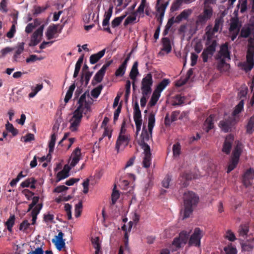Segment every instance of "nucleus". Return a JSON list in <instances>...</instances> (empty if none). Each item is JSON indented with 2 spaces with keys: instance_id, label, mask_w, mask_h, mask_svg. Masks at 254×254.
Listing matches in <instances>:
<instances>
[{
  "instance_id": "obj_54",
  "label": "nucleus",
  "mask_w": 254,
  "mask_h": 254,
  "mask_svg": "<svg viewBox=\"0 0 254 254\" xmlns=\"http://www.w3.org/2000/svg\"><path fill=\"white\" fill-rule=\"evenodd\" d=\"M184 100V98L180 95H177L174 98L172 104L174 106L181 105L183 104Z\"/></svg>"
},
{
  "instance_id": "obj_2",
  "label": "nucleus",
  "mask_w": 254,
  "mask_h": 254,
  "mask_svg": "<svg viewBox=\"0 0 254 254\" xmlns=\"http://www.w3.org/2000/svg\"><path fill=\"white\" fill-rule=\"evenodd\" d=\"M184 210L181 211L183 219L189 218L199 201V196L192 191H187L183 194Z\"/></svg>"
},
{
  "instance_id": "obj_3",
  "label": "nucleus",
  "mask_w": 254,
  "mask_h": 254,
  "mask_svg": "<svg viewBox=\"0 0 254 254\" xmlns=\"http://www.w3.org/2000/svg\"><path fill=\"white\" fill-rule=\"evenodd\" d=\"M126 122L124 121L122 124L121 128L116 144V149L119 152L120 150H123L127 147L130 140V135L125 127Z\"/></svg>"
},
{
  "instance_id": "obj_64",
  "label": "nucleus",
  "mask_w": 254,
  "mask_h": 254,
  "mask_svg": "<svg viewBox=\"0 0 254 254\" xmlns=\"http://www.w3.org/2000/svg\"><path fill=\"white\" fill-rule=\"evenodd\" d=\"M224 251L226 254H236L237 250L235 248L231 246H228L224 248Z\"/></svg>"
},
{
  "instance_id": "obj_43",
  "label": "nucleus",
  "mask_w": 254,
  "mask_h": 254,
  "mask_svg": "<svg viewBox=\"0 0 254 254\" xmlns=\"http://www.w3.org/2000/svg\"><path fill=\"white\" fill-rule=\"evenodd\" d=\"M75 88L74 84L71 85L68 89L65 97H64V102L67 103L69 100L71 98L73 94V92Z\"/></svg>"
},
{
  "instance_id": "obj_23",
  "label": "nucleus",
  "mask_w": 254,
  "mask_h": 254,
  "mask_svg": "<svg viewBox=\"0 0 254 254\" xmlns=\"http://www.w3.org/2000/svg\"><path fill=\"white\" fill-rule=\"evenodd\" d=\"M133 119L136 126V134L137 135L141 129V127L142 124L141 112H134Z\"/></svg>"
},
{
  "instance_id": "obj_45",
  "label": "nucleus",
  "mask_w": 254,
  "mask_h": 254,
  "mask_svg": "<svg viewBox=\"0 0 254 254\" xmlns=\"http://www.w3.org/2000/svg\"><path fill=\"white\" fill-rule=\"evenodd\" d=\"M241 245L243 250L245 251H251L254 247V243L253 241L251 242H244L241 243Z\"/></svg>"
},
{
  "instance_id": "obj_30",
  "label": "nucleus",
  "mask_w": 254,
  "mask_h": 254,
  "mask_svg": "<svg viewBox=\"0 0 254 254\" xmlns=\"http://www.w3.org/2000/svg\"><path fill=\"white\" fill-rule=\"evenodd\" d=\"M170 82V80L168 79H163L157 85L154 91L161 94L162 91L169 85Z\"/></svg>"
},
{
  "instance_id": "obj_22",
  "label": "nucleus",
  "mask_w": 254,
  "mask_h": 254,
  "mask_svg": "<svg viewBox=\"0 0 254 254\" xmlns=\"http://www.w3.org/2000/svg\"><path fill=\"white\" fill-rule=\"evenodd\" d=\"M217 32L213 31L211 26H207L206 28L205 37L207 40L206 45L212 43L213 41H216L214 39L215 33Z\"/></svg>"
},
{
  "instance_id": "obj_41",
  "label": "nucleus",
  "mask_w": 254,
  "mask_h": 254,
  "mask_svg": "<svg viewBox=\"0 0 254 254\" xmlns=\"http://www.w3.org/2000/svg\"><path fill=\"white\" fill-rule=\"evenodd\" d=\"M15 219V216L14 215H12L10 216L5 222V226L9 231H11L12 228L14 224Z\"/></svg>"
},
{
  "instance_id": "obj_10",
  "label": "nucleus",
  "mask_w": 254,
  "mask_h": 254,
  "mask_svg": "<svg viewBox=\"0 0 254 254\" xmlns=\"http://www.w3.org/2000/svg\"><path fill=\"white\" fill-rule=\"evenodd\" d=\"M153 79L150 73L147 74L141 81V90L142 95H149L151 92Z\"/></svg>"
},
{
  "instance_id": "obj_39",
  "label": "nucleus",
  "mask_w": 254,
  "mask_h": 254,
  "mask_svg": "<svg viewBox=\"0 0 254 254\" xmlns=\"http://www.w3.org/2000/svg\"><path fill=\"white\" fill-rule=\"evenodd\" d=\"M177 117V115L175 112L172 113L170 116L168 113L167 114L165 118V125L166 126H170L173 122L176 120Z\"/></svg>"
},
{
  "instance_id": "obj_28",
  "label": "nucleus",
  "mask_w": 254,
  "mask_h": 254,
  "mask_svg": "<svg viewBox=\"0 0 254 254\" xmlns=\"http://www.w3.org/2000/svg\"><path fill=\"white\" fill-rule=\"evenodd\" d=\"M58 27V25L55 24L51 25L48 27L46 32V36L48 39L50 40L53 38L55 34L57 33Z\"/></svg>"
},
{
  "instance_id": "obj_35",
  "label": "nucleus",
  "mask_w": 254,
  "mask_h": 254,
  "mask_svg": "<svg viewBox=\"0 0 254 254\" xmlns=\"http://www.w3.org/2000/svg\"><path fill=\"white\" fill-rule=\"evenodd\" d=\"M92 75V72L89 71H85V73H83L81 78V82L82 84L84 86H87L89 83L90 79Z\"/></svg>"
},
{
  "instance_id": "obj_50",
  "label": "nucleus",
  "mask_w": 254,
  "mask_h": 254,
  "mask_svg": "<svg viewBox=\"0 0 254 254\" xmlns=\"http://www.w3.org/2000/svg\"><path fill=\"white\" fill-rule=\"evenodd\" d=\"M103 89L102 85H100L98 87L95 88L91 91V95L94 98H97L101 93Z\"/></svg>"
},
{
  "instance_id": "obj_26",
  "label": "nucleus",
  "mask_w": 254,
  "mask_h": 254,
  "mask_svg": "<svg viewBox=\"0 0 254 254\" xmlns=\"http://www.w3.org/2000/svg\"><path fill=\"white\" fill-rule=\"evenodd\" d=\"M106 52V49L100 51L96 54L92 55L90 57V63L92 64H96L100 59H101L105 55Z\"/></svg>"
},
{
  "instance_id": "obj_62",
  "label": "nucleus",
  "mask_w": 254,
  "mask_h": 254,
  "mask_svg": "<svg viewBox=\"0 0 254 254\" xmlns=\"http://www.w3.org/2000/svg\"><path fill=\"white\" fill-rule=\"evenodd\" d=\"M225 238L231 242H233L236 239L234 233L231 230L227 231Z\"/></svg>"
},
{
  "instance_id": "obj_33",
  "label": "nucleus",
  "mask_w": 254,
  "mask_h": 254,
  "mask_svg": "<svg viewBox=\"0 0 254 254\" xmlns=\"http://www.w3.org/2000/svg\"><path fill=\"white\" fill-rule=\"evenodd\" d=\"M43 84H37L36 85V86H31V89L32 92L28 94V97L29 98H33L36 96L39 91L43 89Z\"/></svg>"
},
{
  "instance_id": "obj_34",
  "label": "nucleus",
  "mask_w": 254,
  "mask_h": 254,
  "mask_svg": "<svg viewBox=\"0 0 254 254\" xmlns=\"http://www.w3.org/2000/svg\"><path fill=\"white\" fill-rule=\"evenodd\" d=\"M163 48L162 50L165 51L166 54H168L171 51V46L170 41L168 38H164L162 39Z\"/></svg>"
},
{
  "instance_id": "obj_4",
  "label": "nucleus",
  "mask_w": 254,
  "mask_h": 254,
  "mask_svg": "<svg viewBox=\"0 0 254 254\" xmlns=\"http://www.w3.org/2000/svg\"><path fill=\"white\" fill-rule=\"evenodd\" d=\"M217 59L219 60L218 68L220 70H227L229 68V64L226 63L227 60H230V52L228 50V44L227 43L221 46Z\"/></svg>"
},
{
  "instance_id": "obj_63",
  "label": "nucleus",
  "mask_w": 254,
  "mask_h": 254,
  "mask_svg": "<svg viewBox=\"0 0 254 254\" xmlns=\"http://www.w3.org/2000/svg\"><path fill=\"white\" fill-rule=\"evenodd\" d=\"M44 251L42 247H38L35 248L34 250H32L27 254H44Z\"/></svg>"
},
{
  "instance_id": "obj_15",
  "label": "nucleus",
  "mask_w": 254,
  "mask_h": 254,
  "mask_svg": "<svg viewBox=\"0 0 254 254\" xmlns=\"http://www.w3.org/2000/svg\"><path fill=\"white\" fill-rule=\"evenodd\" d=\"M240 25L239 20L236 18H232L231 20L230 27L229 28L231 40L234 41L240 31Z\"/></svg>"
},
{
  "instance_id": "obj_21",
  "label": "nucleus",
  "mask_w": 254,
  "mask_h": 254,
  "mask_svg": "<svg viewBox=\"0 0 254 254\" xmlns=\"http://www.w3.org/2000/svg\"><path fill=\"white\" fill-rule=\"evenodd\" d=\"M64 233L61 231L58 235L55 236L52 240V242L56 246V248L59 251L64 248Z\"/></svg>"
},
{
  "instance_id": "obj_1",
  "label": "nucleus",
  "mask_w": 254,
  "mask_h": 254,
  "mask_svg": "<svg viewBox=\"0 0 254 254\" xmlns=\"http://www.w3.org/2000/svg\"><path fill=\"white\" fill-rule=\"evenodd\" d=\"M155 115L151 113L148 118L147 128L145 126H143L142 130L138 140V144L143 150V159L142 165L144 168H149L151 164V154L150 148L148 142L152 139V129L155 125Z\"/></svg>"
},
{
  "instance_id": "obj_12",
  "label": "nucleus",
  "mask_w": 254,
  "mask_h": 254,
  "mask_svg": "<svg viewBox=\"0 0 254 254\" xmlns=\"http://www.w3.org/2000/svg\"><path fill=\"white\" fill-rule=\"evenodd\" d=\"M82 112H74L69 120V128L71 131L77 130L82 118Z\"/></svg>"
},
{
  "instance_id": "obj_48",
  "label": "nucleus",
  "mask_w": 254,
  "mask_h": 254,
  "mask_svg": "<svg viewBox=\"0 0 254 254\" xmlns=\"http://www.w3.org/2000/svg\"><path fill=\"white\" fill-rule=\"evenodd\" d=\"M116 186L115 185L112 194V204H115L117 200L119 199L120 193L119 190H116Z\"/></svg>"
},
{
  "instance_id": "obj_44",
  "label": "nucleus",
  "mask_w": 254,
  "mask_h": 254,
  "mask_svg": "<svg viewBox=\"0 0 254 254\" xmlns=\"http://www.w3.org/2000/svg\"><path fill=\"white\" fill-rule=\"evenodd\" d=\"M252 29L249 26H244L241 31V36L244 38L248 37L251 33Z\"/></svg>"
},
{
  "instance_id": "obj_53",
  "label": "nucleus",
  "mask_w": 254,
  "mask_h": 254,
  "mask_svg": "<svg viewBox=\"0 0 254 254\" xmlns=\"http://www.w3.org/2000/svg\"><path fill=\"white\" fill-rule=\"evenodd\" d=\"M36 182V180L34 178H28L21 183L20 187L23 188L29 187L31 183H35Z\"/></svg>"
},
{
  "instance_id": "obj_16",
  "label": "nucleus",
  "mask_w": 254,
  "mask_h": 254,
  "mask_svg": "<svg viewBox=\"0 0 254 254\" xmlns=\"http://www.w3.org/2000/svg\"><path fill=\"white\" fill-rule=\"evenodd\" d=\"M44 25H41L32 34L30 42L29 44L30 47L36 46L41 40V37L43 35V31Z\"/></svg>"
},
{
  "instance_id": "obj_7",
  "label": "nucleus",
  "mask_w": 254,
  "mask_h": 254,
  "mask_svg": "<svg viewBox=\"0 0 254 254\" xmlns=\"http://www.w3.org/2000/svg\"><path fill=\"white\" fill-rule=\"evenodd\" d=\"M81 150L79 147H77L72 152L69 159L70 165H64V179L69 176V172L72 167H74L80 159Z\"/></svg>"
},
{
  "instance_id": "obj_25",
  "label": "nucleus",
  "mask_w": 254,
  "mask_h": 254,
  "mask_svg": "<svg viewBox=\"0 0 254 254\" xmlns=\"http://www.w3.org/2000/svg\"><path fill=\"white\" fill-rule=\"evenodd\" d=\"M161 0H157V15L159 16L160 19V22H161L163 17L164 15V13L167 6L168 3L165 4H160L159 2Z\"/></svg>"
},
{
  "instance_id": "obj_8",
  "label": "nucleus",
  "mask_w": 254,
  "mask_h": 254,
  "mask_svg": "<svg viewBox=\"0 0 254 254\" xmlns=\"http://www.w3.org/2000/svg\"><path fill=\"white\" fill-rule=\"evenodd\" d=\"M242 144L240 142H238L233 151L231 160L228 167L227 173H230L237 166L239 160L240 156L242 152Z\"/></svg>"
},
{
  "instance_id": "obj_37",
  "label": "nucleus",
  "mask_w": 254,
  "mask_h": 254,
  "mask_svg": "<svg viewBox=\"0 0 254 254\" xmlns=\"http://www.w3.org/2000/svg\"><path fill=\"white\" fill-rule=\"evenodd\" d=\"M190 231L187 232V231H183L179 234V237H177L184 245H185L188 241L189 236H190Z\"/></svg>"
},
{
  "instance_id": "obj_11",
  "label": "nucleus",
  "mask_w": 254,
  "mask_h": 254,
  "mask_svg": "<svg viewBox=\"0 0 254 254\" xmlns=\"http://www.w3.org/2000/svg\"><path fill=\"white\" fill-rule=\"evenodd\" d=\"M213 14V9L211 6H204L203 12L197 17V25H203L210 19Z\"/></svg>"
},
{
  "instance_id": "obj_31",
  "label": "nucleus",
  "mask_w": 254,
  "mask_h": 254,
  "mask_svg": "<svg viewBox=\"0 0 254 254\" xmlns=\"http://www.w3.org/2000/svg\"><path fill=\"white\" fill-rule=\"evenodd\" d=\"M192 13L191 9H185L176 17V22H179L184 19H186Z\"/></svg>"
},
{
  "instance_id": "obj_32",
  "label": "nucleus",
  "mask_w": 254,
  "mask_h": 254,
  "mask_svg": "<svg viewBox=\"0 0 254 254\" xmlns=\"http://www.w3.org/2000/svg\"><path fill=\"white\" fill-rule=\"evenodd\" d=\"M136 15L137 14L134 12L128 16L124 22V25L126 26L127 25L132 24L137 22L139 21V19L137 20Z\"/></svg>"
},
{
  "instance_id": "obj_18",
  "label": "nucleus",
  "mask_w": 254,
  "mask_h": 254,
  "mask_svg": "<svg viewBox=\"0 0 254 254\" xmlns=\"http://www.w3.org/2000/svg\"><path fill=\"white\" fill-rule=\"evenodd\" d=\"M54 195V200L57 203H60L64 201V185H61L56 187L53 190Z\"/></svg>"
},
{
  "instance_id": "obj_13",
  "label": "nucleus",
  "mask_w": 254,
  "mask_h": 254,
  "mask_svg": "<svg viewBox=\"0 0 254 254\" xmlns=\"http://www.w3.org/2000/svg\"><path fill=\"white\" fill-rule=\"evenodd\" d=\"M92 101V99L90 97L89 94H83L78 100L79 106L75 111H79L80 110H88Z\"/></svg>"
},
{
  "instance_id": "obj_60",
  "label": "nucleus",
  "mask_w": 254,
  "mask_h": 254,
  "mask_svg": "<svg viewBox=\"0 0 254 254\" xmlns=\"http://www.w3.org/2000/svg\"><path fill=\"white\" fill-rule=\"evenodd\" d=\"M71 209V206L69 204H64V211H65L66 212L67 218L68 220H70L72 219Z\"/></svg>"
},
{
  "instance_id": "obj_36",
  "label": "nucleus",
  "mask_w": 254,
  "mask_h": 254,
  "mask_svg": "<svg viewBox=\"0 0 254 254\" xmlns=\"http://www.w3.org/2000/svg\"><path fill=\"white\" fill-rule=\"evenodd\" d=\"M246 131L249 134H251L254 131V115L248 121L246 126Z\"/></svg>"
},
{
  "instance_id": "obj_5",
  "label": "nucleus",
  "mask_w": 254,
  "mask_h": 254,
  "mask_svg": "<svg viewBox=\"0 0 254 254\" xmlns=\"http://www.w3.org/2000/svg\"><path fill=\"white\" fill-rule=\"evenodd\" d=\"M254 45L250 44L247 54V60L246 62L240 64V65L246 71L251 70L254 66Z\"/></svg>"
},
{
  "instance_id": "obj_17",
  "label": "nucleus",
  "mask_w": 254,
  "mask_h": 254,
  "mask_svg": "<svg viewBox=\"0 0 254 254\" xmlns=\"http://www.w3.org/2000/svg\"><path fill=\"white\" fill-rule=\"evenodd\" d=\"M110 65V63L104 64L101 68L96 73L92 81L93 85L101 82L103 78L107 68Z\"/></svg>"
},
{
  "instance_id": "obj_9",
  "label": "nucleus",
  "mask_w": 254,
  "mask_h": 254,
  "mask_svg": "<svg viewBox=\"0 0 254 254\" xmlns=\"http://www.w3.org/2000/svg\"><path fill=\"white\" fill-rule=\"evenodd\" d=\"M203 236V232L198 227L195 228L194 232L190 236L188 242L190 246H195L199 247L200 246V240Z\"/></svg>"
},
{
  "instance_id": "obj_56",
  "label": "nucleus",
  "mask_w": 254,
  "mask_h": 254,
  "mask_svg": "<svg viewBox=\"0 0 254 254\" xmlns=\"http://www.w3.org/2000/svg\"><path fill=\"white\" fill-rule=\"evenodd\" d=\"M43 59L42 57H38L36 55H31L26 59V62L27 63H33L36 61H41Z\"/></svg>"
},
{
  "instance_id": "obj_20",
  "label": "nucleus",
  "mask_w": 254,
  "mask_h": 254,
  "mask_svg": "<svg viewBox=\"0 0 254 254\" xmlns=\"http://www.w3.org/2000/svg\"><path fill=\"white\" fill-rule=\"evenodd\" d=\"M234 139V136L231 134L226 136L222 148V151L224 153L227 154L230 153Z\"/></svg>"
},
{
  "instance_id": "obj_46",
  "label": "nucleus",
  "mask_w": 254,
  "mask_h": 254,
  "mask_svg": "<svg viewBox=\"0 0 254 254\" xmlns=\"http://www.w3.org/2000/svg\"><path fill=\"white\" fill-rule=\"evenodd\" d=\"M56 134L55 132H54L51 135V138L49 143V153L52 152L54 151L55 142L56 140Z\"/></svg>"
},
{
  "instance_id": "obj_40",
  "label": "nucleus",
  "mask_w": 254,
  "mask_h": 254,
  "mask_svg": "<svg viewBox=\"0 0 254 254\" xmlns=\"http://www.w3.org/2000/svg\"><path fill=\"white\" fill-rule=\"evenodd\" d=\"M137 63L135 62L132 67L131 70L130 71L129 76L131 79L134 81L136 79V77L138 74V71L137 69Z\"/></svg>"
},
{
  "instance_id": "obj_61",
  "label": "nucleus",
  "mask_w": 254,
  "mask_h": 254,
  "mask_svg": "<svg viewBox=\"0 0 254 254\" xmlns=\"http://www.w3.org/2000/svg\"><path fill=\"white\" fill-rule=\"evenodd\" d=\"M42 207V204H39L36 205L32 210L31 211V216H36L39 213Z\"/></svg>"
},
{
  "instance_id": "obj_47",
  "label": "nucleus",
  "mask_w": 254,
  "mask_h": 254,
  "mask_svg": "<svg viewBox=\"0 0 254 254\" xmlns=\"http://www.w3.org/2000/svg\"><path fill=\"white\" fill-rule=\"evenodd\" d=\"M127 14L122 15L119 17H117L115 18L111 23V26L113 28H115L118 26L120 23L122 22L123 20L126 17Z\"/></svg>"
},
{
  "instance_id": "obj_59",
  "label": "nucleus",
  "mask_w": 254,
  "mask_h": 254,
  "mask_svg": "<svg viewBox=\"0 0 254 254\" xmlns=\"http://www.w3.org/2000/svg\"><path fill=\"white\" fill-rule=\"evenodd\" d=\"M174 22H176V19L174 20L173 18H171L168 20L167 24L165 26V29L163 32L164 35H166L168 33L169 30Z\"/></svg>"
},
{
  "instance_id": "obj_6",
  "label": "nucleus",
  "mask_w": 254,
  "mask_h": 254,
  "mask_svg": "<svg viewBox=\"0 0 254 254\" xmlns=\"http://www.w3.org/2000/svg\"><path fill=\"white\" fill-rule=\"evenodd\" d=\"M240 112H231V117L228 120L222 121L219 123L221 129L225 132L231 131L233 125L239 120V113Z\"/></svg>"
},
{
  "instance_id": "obj_14",
  "label": "nucleus",
  "mask_w": 254,
  "mask_h": 254,
  "mask_svg": "<svg viewBox=\"0 0 254 254\" xmlns=\"http://www.w3.org/2000/svg\"><path fill=\"white\" fill-rule=\"evenodd\" d=\"M206 45V48L203 50L201 54L203 61L205 63L207 62L208 59L213 56L216 50L217 43L216 41H213L212 43Z\"/></svg>"
},
{
  "instance_id": "obj_55",
  "label": "nucleus",
  "mask_w": 254,
  "mask_h": 254,
  "mask_svg": "<svg viewBox=\"0 0 254 254\" xmlns=\"http://www.w3.org/2000/svg\"><path fill=\"white\" fill-rule=\"evenodd\" d=\"M82 210V203L81 201L79 202L75 206V216L78 217L81 215Z\"/></svg>"
},
{
  "instance_id": "obj_24",
  "label": "nucleus",
  "mask_w": 254,
  "mask_h": 254,
  "mask_svg": "<svg viewBox=\"0 0 254 254\" xmlns=\"http://www.w3.org/2000/svg\"><path fill=\"white\" fill-rule=\"evenodd\" d=\"M95 14L90 9H87L83 16V21L85 23H91L95 21L94 16Z\"/></svg>"
},
{
  "instance_id": "obj_57",
  "label": "nucleus",
  "mask_w": 254,
  "mask_h": 254,
  "mask_svg": "<svg viewBox=\"0 0 254 254\" xmlns=\"http://www.w3.org/2000/svg\"><path fill=\"white\" fill-rule=\"evenodd\" d=\"M30 224L27 220H24L20 224L19 229L20 231L25 232L27 228L29 227Z\"/></svg>"
},
{
  "instance_id": "obj_19",
  "label": "nucleus",
  "mask_w": 254,
  "mask_h": 254,
  "mask_svg": "<svg viewBox=\"0 0 254 254\" xmlns=\"http://www.w3.org/2000/svg\"><path fill=\"white\" fill-rule=\"evenodd\" d=\"M243 183L244 185L248 187L254 183V170L250 169L247 170L243 176Z\"/></svg>"
},
{
  "instance_id": "obj_49",
  "label": "nucleus",
  "mask_w": 254,
  "mask_h": 254,
  "mask_svg": "<svg viewBox=\"0 0 254 254\" xmlns=\"http://www.w3.org/2000/svg\"><path fill=\"white\" fill-rule=\"evenodd\" d=\"M5 128L6 130L11 132L13 136L16 135L18 133V130L15 128L12 124L9 123L8 122H7V124L5 125Z\"/></svg>"
},
{
  "instance_id": "obj_42",
  "label": "nucleus",
  "mask_w": 254,
  "mask_h": 254,
  "mask_svg": "<svg viewBox=\"0 0 254 254\" xmlns=\"http://www.w3.org/2000/svg\"><path fill=\"white\" fill-rule=\"evenodd\" d=\"M249 230V228L247 225H241L239 227L238 233L240 236L245 238L247 235Z\"/></svg>"
},
{
  "instance_id": "obj_51",
  "label": "nucleus",
  "mask_w": 254,
  "mask_h": 254,
  "mask_svg": "<svg viewBox=\"0 0 254 254\" xmlns=\"http://www.w3.org/2000/svg\"><path fill=\"white\" fill-rule=\"evenodd\" d=\"M223 24V21L221 19H216L215 22V25L212 29L213 31L218 32L219 31H221L222 30Z\"/></svg>"
},
{
  "instance_id": "obj_52",
  "label": "nucleus",
  "mask_w": 254,
  "mask_h": 254,
  "mask_svg": "<svg viewBox=\"0 0 254 254\" xmlns=\"http://www.w3.org/2000/svg\"><path fill=\"white\" fill-rule=\"evenodd\" d=\"M181 146L180 143L177 142L173 145V155L175 157H178L181 153Z\"/></svg>"
},
{
  "instance_id": "obj_27",
  "label": "nucleus",
  "mask_w": 254,
  "mask_h": 254,
  "mask_svg": "<svg viewBox=\"0 0 254 254\" xmlns=\"http://www.w3.org/2000/svg\"><path fill=\"white\" fill-rule=\"evenodd\" d=\"M214 115H210L205 120L204 124V129L205 130L206 132H208L209 130L213 127V121L214 120Z\"/></svg>"
},
{
  "instance_id": "obj_29",
  "label": "nucleus",
  "mask_w": 254,
  "mask_h": 254,
  "mask_svg": "<svg viewBox=\"0 0 254 254\" xmlns=\"http://www.w3.org/2000/svg\"><path fill=\"white\" fill-rule=\"evenodd\" d=\"M149 4L146 2V0H141V3L137 8L135 13L137 14H138L139 16L143 17L144 12L146 8H147Z\"/></svg>"
},
{
  "instance_id": "obj_38",
  "label": "nucleus",
  "mask_w": 254,
  "mask_h": 254,
  "mask_svg": "<svg viewBox=\"0 0 254 254\" xmlns=\"http://www.w3.org/2000/svg\"><path fill=\"white\" fill-rule=\"evenodd\" d=\"M160 95L161 94L159 93H157V91H154L151 99L148 103V106L150 107L154 106L158 101L159 98L160 97Z\"/></svg>"
},
{
  "instance_id": "obj_58",
  "label": "nucleus",
  "mask_w": 254,
  "mask_h": 254,
  "mask_svg": "<svg viewBox=\"0 0 254 254\" xmlns=\"http://www.w3.org/2000/svg\"><path fill=\"white\" fill-rule=\"evenodd\" d=\"M119 101H120V97L117 96L113 103V108L115 110V111H121V105H119Z\"/></svg>"
}]
</instances>
